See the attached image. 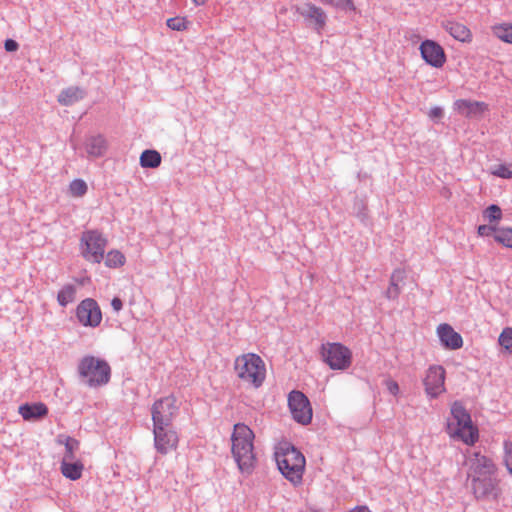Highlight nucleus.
<instances>
[{
    "instance_id": "obj_1",
    "label": "nucleus",
    "mask_w": 512,
    "mask_h": 512,
    "mask_svg": "<svg viewBox=\"0 0 512 512\" xmlns=\"http://www.w3.org/2000/svg\"><path fill=\"white\" fill-rule=\"evenodd\" d=\"M467 477L476 499H497L501 493L497 467L486 455L473 452L467 457Z\"/></svg>"
},
{
    "instance_id": "obj_2",
    "label": "nucleus",
    "mask_w": 512,
    "mask_h": 512,
    "mask_svg": "<svg viewBox=\"0 0 512 512\" xmlns=\"http://www.w3.org/2000/svg\"><path fill=\"white\" fill-rule=\"evenodd\" d=\"M446 431L451 439L461 441L468 446H473L479 440L478 427L473 423L464 406L458 401L451 405Z\"/></svg>"
},
{
    "instance_id": "obj_3",
    "label": "nucleus",
    "mask_w": 512,
    "mask_h": 512,
    "mask_svg": "<svg viewBox=\"0 0 512 512\" xmlns=\"http://www.w3.org/2000/svg\"><path fill=\"white\" fill-rule=\"evenodd\" d=\"M231 440L232 454L240 472L251 474L256 464L253 431L245 424H235Z\"/></svg>"
},
{
    "instance_id": "obj_4",
    "label": "nucleus",
    "mask_w": 512,
    "mask_h": 512,
    "mask_svg": "<svg viewBox=\"0 0 512 512\" xmlns=\"http://www.w3.org/2000/svg\"><path fill=\"white\" fill-rule=\"evenodd\" d=\"M233 369L239 381L249 388H260L266 379V364L255 353H245L237 356L234 360Z\"/></svg>"
},
{
    "instance_id": "obj_5",
    "label": "nucleus",
    "mask_w": 512,
    "mask_h": 512,
    "mask_svg": "<svg viewBox=\"0 0 512 512\" xmlns=\"http://www.w3.org/2000/svg\"><path fill=\"white\" fill-rule=\"evenodd\" d=\"M275 460L281 474L292 484L302 482L306 460L304 455L289 443L279 444L275 451Z\"/></svg>"
},
{
    "instance_id": "obj_6",
    "label": "nucleus",
    "mask_w": 512,
    "mask_h": 512,
    "mask_svg": "<svg viewBox=\"0 0 512 512\" xmlns=\"http://www.w3.org/2000/svg\"><path fill=\"white\" fill-rule=\"evenodd\" d=\"M80 377L90 387H99L106 385L111 376L109 364L100 358L94 356L83 357L77 367Z\"/></svg>"
},
{
    "instance_id": "obj_7",
    "label": "nucleus",
    "mask_w": 512,
    "mask_h": 512,
    "mask_svg": "<svg viewBox=\"0 0 512 512\" xmlns=\"http://www.w3.org/2000/svg\"><path fill=\"white\" fill-rule=\"evenodd\" d=\"M107 243V238L101 232L86 230L80 237V254L87 262L99 264L104 259Z\"/></svg>"
},
{
    "instance_id": "obj_8",
    "label": "nucleus",
    "mask_w": 512,
    "mask_h": 512,
    "mask_svg": "<svg viewBox=\"0 0 512 512\" xmlns=\"http://www.w3.org/2000/svg\"><path fill=\"white\" fill-rule=\"evenodd\" d=\"M180 403L174 395L156 400L151 407L153 426H171L179 412Z\"/></svg>"
},
{
    "instance_id": "obj_9",
    "label": "nucleus",
    "mask_w": 512,
    "mask_h": 512,
    "mask_svg": "<svg viewBox=\"0 0 512 512\" xmlns=\"http://www.w3.org/2000/svg\"><path fill=\"white\" fill-rule=\"evenodd\" d=\"M323 361L333 370H346L352 363V352L341 343H326L321 346Z\"/></svg>"
},
{
    "instance_id": "obj_10",
    "label": "nucleus",
    "mask_w": 512,
    "mask_h": 512,
    "mask_svg": "<svg viewBox=\"0 0 512 512\" xmlns=\"http://www.w3.org/2000/svg\"><path fill=\"white\" fill-rule=\"evenodd\" d=\"M288 406L293 419L303 425L311 422L313 411L309 399L300 391H291L288 396Z\"/></svg>"
},
{
    "instance_id": "obj_11",
    "label": "nucleus",
    "mask_w": 512,
    "mask_h": 512,
    "mask_svg": "<svg viewBox=\"0 0 512 512\" xmlns=\"http://www.w3.org/2000/svg\"><path fill=\"white\" fill-rule=\"evenodd\" d=\"M76 318L82 326L96 328L102 322V311L94 299L86 298L78 304Z\"/></svg>"
},
{
    "instance_id": "obj_12",
    "label": "nucleus",
    "mask_w": 512,
    "mask_h": 512,
    "mask_svg": "<svg viewBox=\"0 0 512 512\" xmlns=\"http://www.w3.org/2000/svg\"><path fill=\"white\" fill-rule=\"evenodd\" d=\"M446 371L441 365L430 366L423 379L425 392L430 398H437L446 391Z\"/></svg>"
},
{
    "instance_id": "obj_13",
    "label": "nucleus",
    "mask_w": 512,
    "mask_h": 512,
    "mask_svg": "<svg viewBox=\"0 0 512 512\" xmlns=\"http://www.w3.org/2000/svg\"><path fill=\"white\" fill-rule=\"evenodd\" d=\"M154 445L160 454H167L178 446L179 438L170 426H153Z\"/></svg>"
},
{
    "instance_id": "obj_14",
    "label": "nucleus",
    "mask_w": 512,
    "mask_h": 512,
    "mask_svg": "<svg viewBox=\"0 0 512 512\" xmlns=\"http://www.w3.org/2000/svg\"><path fill=\"white\" fill-rule=\"evenodd\" d=\"M420 53L425 62L435 68H441L446 61L444 49L433 40L423 41Z\"/></svg>"
},
{
    "instance_id": "obj_15",
    "label": "nucleus",
    "mask_w": 512,
    "mask_h": 512,
    "mask_svg": "<svg viewBox=\"0 0 512 512\" xmlns=\"http://www.w3.org/2000/svg\"><path fill=\"white\" fill-rule=\"evenodd\" d=\"M455 111L466 117L476 118L481 117L488 111V104L483 101H472L467 99H458L454 102Z\"/></svg>"
},
{
    "instance_id": "obj_16",
    "label": "nucleus",
    "mask_w": 512,
    "mask_h": 512,
    "mask_svg": "<svg viewBox=\"0 0 512 512\" xmlns=\"http://www.w3.org/2000/svg\"><path fill=\"white\" fill-rule=\"evenodd\" d=\"M436 332L441 344L446 349L457 350L463 346L462 336L451 325L447 323L440 324Z\"/></svg>"
},
{
    "instance_id": "obj_17",
    "label": "nucleus",
    "mask_w": 512,
    "mask_h": 512,
    "mask_svg": "<svg viewBox=\"0 0 512 512\" xmlns=\"http://www.w3.org/2000/svg\"><path fill=\"white\" fill-rule=\"evenodd\" d=\"M300 14L308 21H310L314 28L320 32L326 25L327 16L323 9L313 4H306L300 11Z\"/></svg>"
},
{
    "instance_id": "obj_18",
    "label": "nucleus",
    "mask_w": 512,
    "mask_h": 512,
    "mask_svg": "<svg viewBox=\"0 0 512 512\" xmlns=\"http://www.w3.org/2000/svg\"><path fill=\"white\" fill-rule=\"evenodd\" d=\"M443 27L455 40L462 43L472 42L473 34L465 24L457 21H446Z\"/></svg>"
},
{
    "instance_id": "obj_19",
    "label": "nucleus",
    "mask_w": 512,
    "mask_h": 512,
    "mask_svg": "<svg viewBox=\"0 0 512 512\" xmlns=\"http://www.w3.org/2000/svg\"><path fill=\"white\" fill-rule=\"evenodd\" d=\"M19 414L26 421L37 420L48 414L47 406L42 402L23 404L19 406Z\"/></svg>"
},
{
    "instance_id": "obj_20",
    "label": "nucleus",
    "mask_w": 512,
    "mask_h": 512,
    "mask_svg": "<svg viewBox=\"0 0 512 512\" xmlns=\"http://www.w3.org/2000/svg\"><path fill=\"white\" fill-rule=\"evenodd\" d=\"M405 279V271L403 269H396L392 272L390 277V284L386 291V297L388 299H397L400 295L401 288L400 284Z\"/></svg>"
},
{
    "instance_id": "obj_21",
    "label": "nucleus",
    "mask_w": 512,
    "mask_h": 512,
    "mask_svg": "<svg viewBox=\"0 0 512 512\" xmlns=\"http://www.w3.org/2000/svg\"><path fill=\"white\" fill-rule=\"evenodd\" d=\"M83 464L79 460H67L61 462L62 474L71 480H77L82 476Z\"/></svg>"
},
{
    "instance_id": "obj_22",
    "label": "nucleus",
    "mask_w": 512,
    "mask_h": 512,
    "mask_svg": "<svg viewBox=\"0 0 512 512\" xmlns=\"http://www.w3.org/2000/svg\"><path fill=\"white\" fill-rule=\"evenodd\" d=\"M84 97V91L79 87H68L62 90L58 96V102L64 106H70Z\"/></svg>"
},
{
    "instance_id": "obj_23",
    "label": "nucleus",
    "mask_w": 512,
    "mask_h": 512,
    "mask_svg": "<svg viewBox=\"0 0 512 512\" xmlns=\"http://www.w3.org/2000/svg\"><path fill=\"white\" fill-rule=\"evenodd\" d=\"M106 149L107 143L102 136H93L87 141L86 151L90 156L101 157Z\"/></svg>"
},
{
    "instance_id": "obj_24",
    "label": "nucleus",
    "mask_w": 512,
    "mask_h": 512,
    "mask_svg": "<svg viewBox=\"0 0 512 512\" xmlns=\"http://www.w3.org/2000/svg\"><path fill=\"white\" fill-rule=\"evenodd\" d=\"M77 287L74 284H65L57 294V301L60 306L65 307L74 302L76 298Z\"/></svg>"
},
{
    "instance_id": "obj_25",
    "label": "nucleus",
    "mask_w": 512,
    "mask_h": 512,
    "mask_svg": "<svg viewBox=\"0 0 512 512\" xmlns=\"http://www.w3.org/2000/svg\"><path fill=\"white\" fill-rule=\"evenodd\" d=\"M493 35L500 41L512 44V23H500L491 27Z\"/></svg>"
},
{
    "instance_id": "obj_26",
    "label": "nucleus",
    "mask_w": 512,
    "mask_h": 512,
    "mask_svg": "<svg viewBox=\"0 0 512 512\" xmlns=\"http://www.w3.org/2000/svg\"><path fill=\"white\" fill-rule=\"evenodd\" d=\"M161 164V155L156 150H145L140 155V165L143 168H157Z\"/></svg>"
},
{
    "instance_id": "obj_27",
    "label": "nucleus",
    "mask_w": 512,
    "mask_h": 512,
    "mask_svg": "<svg viewBox=\"0 0 512 512\" xmlns=\"http://www.w3.org/2000/svg\"><path fill=\"white\" fill-rule=\"evenodd\" d=\"M498 343L503 353L512 356V327H506L498 337Z\"/></svg>"
},
{
    "instance_id": "obj_28",
    "label": "nucleus",
    "mask_w": 512,
    "mask_h": 512,
    "mask_svg": "<svg viewBox=\"0 0 512 512\" xmlns=\"http://www.w3.org/2000/svg\"><path fill=\"white\" fill-rule=\"evenodd\" d=\"M126 258L119 250H110L105 257V265L109 268H118L124 265Z\"/></svg>"
},
{
    "instance_id": "obj_29",
    "label": "nucleus",
    "mask_w": 512,
    "mask_h": 512,
    "mask_svg": "<svg viewBox=\"0 0 512 512\" xmlns=\"http://www.w3.org/2000/svg\"><path fill=\"white\" fill-rule=\"evenodd\" d=\"M494 239L499 244L512 248V228H497Z\"/></svg>"
},
{
    "instance_id": "obj_30",
    "label": "nucleus",
    "mask_w": 512,
    "mask_h": 512,
    "mask_svg": "<svg viewBox=\"0 0 512 512\" xmlns=\"http://www.w3.org/2000/svg\"><path fill=\"white\" fill-rule=\"evenodd\" d=\"M79 441L72 438L66 437L64 441L65 453L62 461L75 460V452L79 450Z\"/></svg>"
},
{
    "instance_id": "obj_31",
    "label": "nucleus",
    "mask_w": 512,
    "mask_h": 512,
    "mask_svg": "<svg viewBox=\"0 0 512 512\" xmlns=\"http://www.w3.org/2000/svg\"><path fill=\"white\" fill-rule=\"evenodd\" d=\"M189 24V20L182 16L171 17L166 21V25L174 31H185L188 29Z\"/></svg>"
},
{
    "instance_id": "obj_32",
    "label": "nucleus",
    "mask_w": 512,
    "mask_h": 512,
    "mask_svg": "<svg viewBox=\"0 0 512 512\" xmlns=\"http://www.w3.org/2000/svg\"><path fill=\"white\" fill-rule=\"evenodd\" d=\"M87 184L82 179H75L69 185V192L73 197H82L87 192Z\"/></svg>"
},
{
    "instance_id": "obj_33",
    "label": "nucleus",
    "mask_w": 512,
    "mask_h": 512,
    "mask_svg": "<svg viewBox=\"0 0 512 512\" xmlns=\"http://www.w3.org/2000/svg\"><path fill=\"white\" fill-rule=\"evenodd\" d=\"M491 174L504 179H512V164L505 165L500 164L494 167L491 171Z\"/></svg>"
},
{
    "instance_id": "obj_34",
    "label": "nucleus",
    "mask_w": 512,
    "mask_h": 512,
    "mask_svg": "<svg viewBox=\"0 0 512 512\" xmlns=\"http://www.w3.org/2000/svg\"><path fill=\"white\" fill-rule=\"evenodd\" d=\"M484 217L489 221H499L502 218V211L498 205H490L484 211Z\"/></svg>"
},
{
    "instance_id": "obj_35",
    "label": "nucleus",
    "mask_w": 512,
    "mask_h": 512,
    "mask_svg": "<svg viewBox=\"0 0 512 512\" xmlns=\"http://www.w3.org/2000/svg\"><path fill=\"white\" fill-rule=\"evenodd\" d=\"M503 462L509 473L512 475V441L504 442Z\"/></svg>"
},
{
    "instance_id": "obj_36",
    "label": "nucleus",
    "mask_w": 512,
    "mask_h": 512,
    "mask_svg": "<svg viewBox=\"0 0 512 512\" xmlns=\"http://www.w3.org/2000/svg\"><path fill=\"white\" fill-rule=\"evenodd\" d=\"M497 230V227L492 225H480L477 229V233L479 236H490L493 234L495 237V231Z\"/></svg>"
},
{
    "instance_id": "obj_37",
    "label": "nucleus",
    "mask_w": 512,
    "mask_h": 512,
    "mask_svg": "<svg viewBox=\"0 0 512 512\" xmlns=\"http://www.w3.org/2000/svg\"><path fill=\"white\" fill-rule=\"evenodd\" d=\"M331 5L342 9H354V5L351 0H333V3H331Z\"/></svg>"
},
{
    "instance_id": "obj_38",
    "label": "nucleus",
    "mask_w": 512,
    "mask_h": 512,
    "mask_svg": "<svg viewBox=\"0 0 512 512\" xmlns=\"http://www.w3.org/2000/svg\"><path fill=\"white\" fill-rule=\"evenodd\" d=\"M444 115V112H443V109L441 107H432L430 110H429V113H428V116L431 118V119H440L442 118Z\"/></svg>"
},
{
    "instance_id": "obj_39",
    "label": "nucleus",
    "mask_w": 512,
    "mask_h": 512,
    "mask_svg": "<svg viewBox=\"0 0 512 512\" xmlns=\"http://www.w3.org/2000/svg\"><path fill=\"white\" fill-rule=\"evenodd\" d=\"M5 50L8 52H13L18 49V43L13 39H7L4 43Z\"/></svg>"
},
{
    "instance_id": "obj_40",
    "label": "nucleus",
    "mask_w": 512,
    "mask_h": 512,
    "mask_svg": "<svg viewBox=\"0 0 512 512\" xmlns=\"http://www.w3.org/2000/svg\"><path fill=\"white\" fill-rule=\"evenodd\" d=\"M386 386H387L388 391L391 394H393V395H397L398 394V392H399V385H398V383L396 381L389 380V381H387Z\"/></svg>"
},
{
    "instance_id": "obj_41",
    "label": "nucleus",
    "mask_w": 512,
    "mask_h": 512,
    "mask_svg": "<svg viewBox=\"0 0 512 512\" xmlns=\"http://www.w3.org/2000/svg\"><path fill=\"white\" fill-rule=\"evenodd\" d=\"M111 306L116 312L120 311L123 306L121 299L118 297L113 298L111 301Z\"/></svg>"
},
{
    "instance_id": "obj_42",
    "label": "nucleus",
    "mask_w": 512,
    "mask_h": 512,
    "mask_svg": "<svg viewBox=\"0 0 512 512\" xmlns=\"http://www.w3.org/2000/svg\"><path fill=\"white\" fill-rule=\"evenodd\" d=\"M348 512H372V511L367 506L360 505V506H356V507L352 508Z\"/></svg>"
},
{
    "instance_id": "obj_43",
    "label": "nucleus",
    "mask_w": 512,
    "mask_h": 512,
    "mask_svg": "<svg viewBox=\"0 0 512 512\" xmlns=\"http://www.w3.org/2000/svg\"><path fill=\"white\" fill-rule=\"evenodd\" d=\"M207 0H192V2L196 5V6H202L206 3Z\"/></svg>"
},
{
    "instance_id": "obj_44",
    "label": "nucleus",
    "mask_w": 512,
    "mask_h": 512,
    "mask_svg": "<svg viewBox=\"0 0 512 512\" xmlns=\"http://www.w3.org/2000/svg\"><path fill=\"white\" fill-rule=\"evenodd\" d=\"M86 280H87V279H76L75 281L77 282V284H78L79 286H83V285L85 284V281H86Z\"/></svg>"
}]
</instances>
